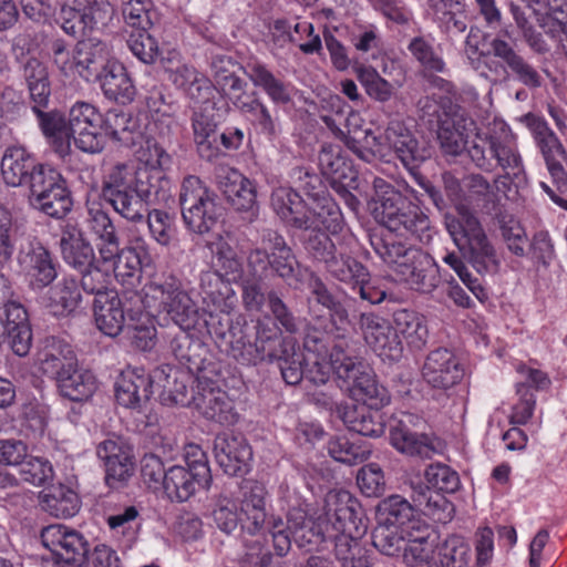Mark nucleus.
Listing matches in <instances>:
<instances>
[{"mask_svg":"<svg viewBox=\"0 0 567 567\" xmlns=\"http://www.w3.org/2000/svg\"><path fill=\"white\" fill-rule=\"evenodd\" d=\"M143 290L146 307L154 302L181 328L169 343L174 357L189 370L200 369L206 349L199 338L188 332L196 323L198 310L183 280L172 271H162L153 275Z\"/></svg>","mask_w":567,"mask_h":567,"instance_id":"nucleus-1","label":"nucleus"},{"mask_svg":"<svg viewBox=\"0 0 567 567\" xmlns=\"http://www.w3.org/2000/svg\"><path fill=\"white\" fill-rule=\"evenodd\" d=\"M441 177L447 203L456 209V215L445 216V226L453 241L477 272H497L499 259L496 250L478 218L464 203V185L451 172H444Z\"/></svg>","mask_w":567,"mask_h":567,"instance_id":"nucleus-2","label":"nucleus"},{"mask_svg":"<svg viewBox=\"0 0 567 567\" xmlns=\"http://www.w3.org/2000/svg\"><path fill=\"white\" fill-rule=\"evenodd\" d=\"M152 178L130 161L106 163L102 173V197L123 218L140 223L144 219L146 204L157 196L151 185Z\"/></svg>","mask_w":567,"mask_h":567,"instance_id":"nucleus-3","label":"nucleus"},{"mask_svg":"<svg viewBox=\"0 0 567 567\" xmlns=\"http://www.w3.org/2000/svg\"><path fill=\"white\" fill-rule=\"evenodd\" d=\"M241 492L244 529L250 535L267 530L271 535L276 555L285 557L291 548V533L280 516L269 512L267 488L260 482L248 480L243 482Z\"/></svg>","mask_w":567,"mask_h":567,"instance_id":"nucleus-4","label":"nucleus"},{"mask_svg":"<svg viewBox=\"0 0 567 567\" xmlns=\"http://www.w3.org/2000/svg\"><path fill=\"white\" fill-rule=\"evenodd\" d=\"M359 504L347 491L328 494V516L331 519V536L328 542L334 544L336 558L343 563L359 556V539L367 526L359 517Z\"/></svg>","mask_w":567,"mask_h":567,"instance_id":"nucleus-5","label":"nucleus"},{"mask_svg":"<svg viewBox=\"0 0 567 567\" xmlns=\"http://www.w3.org/2000/svg\"><path fill=\"white\" fill-rule=\"evenodd\" d=\"M50 51L54 65L64 76H79L85 82H96L114 59L109 45L95 38L79 41L71 51L63 40L56 39L52 41Z\"/></svg>","mask_w":567,"mask_h":567,"instance_id":"nucleus-6","label":"nucleus"},{"mask_svg":"<svg viewBox=\"0 0 567 567\" xmlns=\"http://www.w3.org/2000/svg\"><path fill=\"white\" fill-rule=\"evenodd\" d=\"M179 206L182 217L189 230L195 234L208 233L218 217L216 195L197 176H186L181 185Z\"/></svg>","mask_w":567,"mask_h":567,"instance_id":"nucleus-7","label":"nucleus"},{"mask_svg":"<svg viewBox=\"0 0 567 567\" xmlns=\"http://www.w3.org/2000/svg\"><path fill=\"white\" fill-rule=\"evenodd\" d=\"M262 247L252 248L247 256L250 274L262 278L268 270L284 280L295 278L298 260L285 237L276 230L262 234Z\"/></svg>","mask_w":567,"mask_h":567,"instance_id":"nucleus-8","label":"nucleus"},{"mask_svg":"<svg viewBox=\"0 0 567 567\" xmlns=\"http://www.w3.org/2000/svg\"><path fill=\"white\" fill-rule=\"evenodd\" d=\"M29 181V199L34 208L53 218H62L71 210V193L58 169L42 164Z\"/></svg>","mask_w":567,"mask_h":567,"instance_id":"nucleus-9","label":"nucleus"},{"mask_svg":"<svg viewBox=\"0 0 567 567\" xmlns=\"http://www.w3.org/2000/svg\"><path fill=\"white\" fill-rule=\"evenodd\" d=\"M489 45L497 61H488V73L483 71L482 75L493 80L513 76L514 80L530 90L539 89L543 85L544 79L539 71L509 42L502 38H494Z\"/></svg>","mask_w":567,"mask_h":567,"instance_id":"nucleus-10","label":"nucleus"},{"mask_svg":"<svg viewBox=\"0 0 567 567\" xmlns=\"http://www.w3.org/2000/svg\"><path fill=\"white\" fill-rule=\"evenodd\" d=\"M395 200L377 207V217L390 234L414 236L420 241L431 238V221L421 208L403 195H394Z\"/></svg>","mask_w":567,"mask_h":567,"instance_id":"nucleus-11","label":"nucleus"},{"mask_svg":"<svg viewBox=\"0 0 567 567\" xmlns=\"http://www.w3.org/2000/svg\"><path fill=\"white\" fill-rule=\"evenodd\" d=\"M255 342H246L244 336L231 342V357L241 364L274 361L282 348L292 344L281 337V330L269 316L259 318L255 326Z\"/></svg>","mask_w":567,"mask_h":567,"instance_id":"nucleus-12","label":"nucleus"},{"mask_svg":"<svg viewBox=\"0 0 567 567\" xmlns=\"http://www.w3.org/2000/svg\"><path fill=\"white\" fill-rule=\"evenodd\" d=\"M467 153L474 165L484 172L492 173L496 167L514 176L524 172L522 156L513 141L497 136H477Z\"/></svg>","mask_w":567,"mask_h":567,"instance_id":"nucleus-13","label":"nucleus"},{"mask_svg":"<svg viewBox=\"0 0 567 567\" xmlns=\"http://www.w3.org/2000/svg\"><path fill=\"white\" fill-rule=\"evenodd\" d=\"M337 377L353 400L371 409L381 410L391 401L389 391L379 383L372 368L361 360L340 365Z\"/></svg>","mask_w":567,"mask_h":567,"instance_id":"nucleus-14","label":"nucleus"},{"mask_svg":"<svg viewBox=\"0 0 567 567\" xmlns=\"http://www.w3.org/2000/svg\"><path fill=\"white\" fill-rule=\"evenodd\" d=\"M423 426L424 420L412 413L392 419L389 430L391 445L402 454L431 458L439 449L433 436L419 431Z\"/></svg>","mask_w":567,"mask_h":567,"instance_id":"nucleus-15","label":"nucleus"},{"mask_svg":"<svg viewBox=\"0 0 567 567\" xmlns=\"http://www.w3.org/2000/svg\"><path fill=\"white\" fill-rule=\"evenodd\" d=\"M41 540L43 546L64 564L81 567L87 560V540L80 532L66 525L52 524L42 528Z\"/></svg>","mask_w":567,"mask_h":567,"instance_id":"nucleus-16","label":"nucleus"},{"mask_svg":"<svg viewBox=\"0 0 567 567\" xmlns=\"http://www.w3.org/2000/svg\"><path fill=\"white\" fill-rule=\"evenodd\" d=\"M287 525L299 548L308 551L327 549L328 537L331 536V519L328 516V497L324 514L316 520L308 518L302 508H291L287 515Z\"/></svg>","mask_w":567,"mask_h":567,"instance_id":"nucleus-17","label":"nucleus"},{"mask_svg":"<svg viewBox=\"0 0 567 567\" xmlns=\"http://www.w3.org/2000/svg\"><path fill=\"white\" fill-rule=\"evenodd\" d=\"M18 262L28 287L34 292L43 291L58 277L59 262L40 243L31 244L28 250L20 251Z\"/></svg>","mask_w":567,"mask_h":567,"instance_id":"nucleus-18","label":"nucleus"},{"mask_svg":"<svg viewBox=\"0 0 567 567\" xmlns=\"http://www.w3.org/2000/svg\"><path fill=\"white\" fill-rule=\"evenodd\" d=\"M96 455L105 467V482L111 488L123 486L134 472L131 447L120 437H110L96 446Z\"/></svg>","mask_w":567,"mask_h":567,"instance_id":"nucleus-19","label":"nucleus"},{"mask_svg":"<svg viewBox=\"0 0 567 567\" xmlns=\"http://www.w3.org/2000/svg\"><path fill=\"white\" fill-rule=\"evenodd\" d=\"M217 185L235 210L248 214L249 220L257 216L256 188L239 171L220 167L217 174Z\"/></svg>","mask_w":567,"mask_h":567,"instance_id":"nucleus-20","label":"nucleus"},{"mask_svg":"<svg viewBox=\"0 0 567 567\" xmlns=\"http://www.w3.org/2000/svg\"><path fill=\"white\" fill-rule=\"evenodd\" d=\"M367 344L380 357L395 360L401 357L402 341L394 327L373 312H362L358 321Z\"/></svg>","mask_w":567,"mask_h":567,"instance_id":"nucleus-21","label":"nucleus"},{"mask_svg":"<svg viewBox=\"0 0 567 567\" xmlns=\"http://www.w3.org/2000/svg\"><path fill=\"white\" fill-rule=\"evenodd\" d=\"M214 455L217 464L229 476L246 474L252 458L247 440L228 432H223L215 437Z\"/></svg>","mask_w":567,"mask_h":567,"instance_id":"nucleus-22","label":"nucleus"},{"mask_svg":"<svg viewBox=\"0 0 567 567\" xmlns=\"http://www.w3.org/2000/svg\"><path fill=\"white\" fill-rule=\"evenodd\" d=\"M464 369L455 354L445 348L431 351L422 367V378L432 388L447 390L458 384Z\"/></svg>","mask_w":567,"mask_h":567,"instance_id":"nucleus-23","label":"nucleus"},{"mask_svg":"<svg viewBox=\"0 0 567 567\" xmlns=\"http://www.w3.org/2000/svg\"><path fill=\"white\" fill-rule=\"evenodd\" d=\"M196 410L207 420L223 425L236 422L237 414L227 393L210 382L199 381L192 395Z\"/></svg>","mask_w":567,"mask_h":567,"instance_id":"nucleus-24","label":"nucleus"},{"mask_svg":"<svg viewBox=\"0 0 567 567\" xmlns=\"http://www.w3.org/2000/svg\"><path fill=\"white\" fill-rule=\"evenodd\" d=\"M154 372L144 369L127 368L123 370L115 383V399L128 409H141L153 394Z\"/></svg>","mask_w":567,"mask_h":567,"instance_id":"nucleus-25","label":"nucleus"},{"mask_svg":"<svg viewBox=\"0 0 567 567\" xmlns=\"http://www.w3.org/2000/svg\"><path fill=\"white\" fill-rule=\"evenodd\" d=\"M38 367L42 374L55 381L78 367V358L69 342L56 337H49L43 340L38 352Z\"/></svg>","mask_w":567,"mask_h":567,"instance_id":"nucleus-26","label":"nucleus"},{"mask_svg":"<svg viewBox=\"0 0 567 567\" xmlns=\"http://www.w3.org/2000/svg\"><path fill=\"white\" fill-rule=\"evenodd\" d=\"M383 140L409 169L416 167L427 157L426 150L420 145L411 130L399 120L388 124Z\"/></svg>","mask_w":567,"mask_h":567,"instance_id":"nucleus-27","label":"nucleus"},{"mask_svg":"<svg viewBox=\"0 0 567 567\" xmlns=\"http://www.w3.org/2000/svg\"><path fill=\"white\" fill-rule=\"evenodd\" d=\"M41 165L25 147L10 146L3 153L0 171L8 186H28L29 178L31 179Z\"/></svg>","mask_w":567,"mask_h":567,"instance_id":"nucleus-28","label":"nucleus"},{"mask_svg":"<svg viewBox=\"0 0 567 567\" xmlns=\"http://www.w3.org/2000/svg\"><path fill=\"white\" fill-rule=\"evenodd\" d=\"M217 126L216 114L210 105L194 111L192 128L197 152L203 159L209 162L219 156Z\"/></svg>","mask_w":567,"mask_h":567,"instance_id":"nucleus-29","label":"nucleus"},{"mask_svg":"<svg viewBox=\"0 0 567 567\" xmlns=\"http://www.w3.org/2000/svg\"><path fill=\"white\" fill-rule=\"evenodd\" d=\"M338 416L349 431L363 436L379 437L384 433L385 424L380 410L371 409L364 404L336 405Z\"/></svg>","mask_w":567,"mask_h":567,"instance_id":"nucleus-30","label":"nucleus"},{"mask_svg":"<svg viewBox=\"0 0 567 567\" xmlns=\"http://www.w3.org/2000/svg\"><path fill=\"white\" fill-rule=\"evenodd\" d=\"M60 247L64 262L75 270L87 268L95 262L93 247L75 224L68 223L63 227Z\"/></svg>","mask_w":567,"mask_h":567,"instance_id":"nucleus-31","label":"nucleus"},{"mask_svg":"<svg viewBox=\"0 0 567 567\" xmlns=\"http://www.w3.org/2000/svg\"><path fill=\"white\" fill-rule=\"evenodd\" d=\"M245 73L254 86L261 89L275 104L286 105L292 102V85L276 76L265 63L249 61Z\"/></svg>","mask_w":567,"mask_h":567,"instance_id":"nucleus-32","label":"nucleus"},{"mask_svg":"<svg viewBox=\"0 0 567 567\" xmlns=\"http://www.w3.org/2000/svg\"><path fill=\"white\" fill-rule=\"evenodd\" d=\"M38 125L53 152L62 159L71 155L68 118L59 110L34 112Z\"/></svg>","mask_w":567,"mask_h":567,"instance_id":"nucleus-33","label":"nucleus"},{"mask_svg":"<svg viewBox=\"0 0 567 567\" xmlns=\"http://www.w3.org/2000/svg\"><path fill=\"white\" fill-rule=\"evenodd\" d=\"M369 239L374 252L396 275L408 262L413 261L415 256H420L419 249L406 247L390 233L373 231L369 235Z\"/></svg>","mask_w":567,"mask_h":567,"instance_id":"nucleus-34","label":"nucleus"},{"mask_svg":"<svg viewBox=\"0 0 567 567\" xmlns=\"http://www.w3.org/2000/svg\"><path fill=\"white\" fill-rule=\"evenodd\" d=\"M138 161V171H146L153 176L151 185L158 196L159 190L168 184L164 169L171 164L169 154L153 138H146L135 153Z\"/></svg>","mask_w":567,"mask_h":567,"instance_id":"nucleus-35","label":"nucleus"},{"mask_svg":"<svg viewBox=\"0 0 567 567\" xmlns=\"http://www.w3.org/2000/svg\"><path fill=\"white\" fill-rule=\"evenodd\" d=\"M96 82L106 99L122 104L130 103L135 96V86L123 63L113 59L100 74Z\"/></svg>","mask_w":567,"mask_h":567,"instance_id":"nucleus-36","label":"nucleus"},{"mask_svg":"<svg viewBox=\"0 0 567 567\" xmlns=\"http://www.w3.org/2000/svg\"><path fill=\"white\" fill-rule=\"evenodd\" d=\"M93 313L97 329L105 336L116 337L123 330L125 316L117 291L94 298Z\"/></svg>","mask_w":567,"mask_h":567,"instance_id":"nucleus-37","label":"nucleus"},{"mask_svg":"<svg viewBox=\"0 0 567 567\" xmlns=\"http://www.w3.org/2000/svg\"><path fill=\"white\" fill-rule=\"evenodd\" d=\"M270 205L276 215L289 227L300 229L306 225L307 204L291 187L279 186L270 196Z\"/></svg>","mask_w":567,"mask_h":567,"instance_id":"nucleus-38","label":"nucleus"},{"mask_svg":"<svg viewBox=\"0 0 567 567\" xmlns=\"http://www.w3.org/2000/svg\"><path fill=\"white\" fill-rule=\"evenodd\" d=\"M210 484L212 481L198 477L184 466L175 465L167 470L163 488L171 501L182 503L188 501L196 492L208 489Z\"/></svg>","mask_w":567,"mask_h":567,"instance_id":"nucleus-39","label":"nucleus"},{"mask_svg":"<svg viewBox=\"0 0 567 567\" xmlns=\"http://www.w3.org/2000/svg\"><path fill=\"white\" fill-rule=\"evenodd\" d=\"M306 225L300 226V230H322L331 235L339 234L343 228V216L340 207L331 197L323 202L313 203L312 207L307 208L305 214Z\"/></svg>","mask_w":567,"mask_h":567,"instance_id":"nucleus-40","label":"nucleus"},{"mask_svg":"<svg viewBox=\"0 0 567 567\" xmlns=\"http://www.w3.org/2000/svg\"><path fill=\"white\" fill-rule=\"evenodd\" d=\"M343 115V110L337 112V117L323 116V122L333 132V134L343 141L344 145L363 162L371 163L375 159L374 147L382 144L381 136H375L371 130L364 131L362 140L357 138L353 135L344 133V130L340 127V118Z\"/></svg>","mask_w":567,"mask_h":567,"instance_id":"nucleus-41","label":"nucleus"},{"mask_svg":"<svg viewBox=\"0 0 567 567\" xmlns=\"http://www.w3.org/2000/svg\"><path fill=\"white\" fill-rule=\"evenodd\" d=\"M395 334L403 338L412 349H422L429 337L426 320L423 315L410 310L399 309L393 313Z\"/></svg>","mask_w":567,"mask_h":567,"instance_id":"nucleus-42","label":"nucleus"},{"mask_svg":"<svg viewBox=\"0 0 567 567\" xmlns=\"http://www.w3.org/2000/svg\"><path fill=\"white\" fill-rule=\"evenodd\" d=\"M401 280L405 281L412 289L430 293L440 282L437 270L427 255L420 250V256H415L413 261L408 262L398 274Z\"/></svg>","mask_w":567,"mask_h":567,"instance_id":"nucleus-43","label":"nucleus"},{"mask_svg":"<svg viewBox=\"0 0 567 567\" xmlns=\"http://www.w3.org/2000/svg\"><path fill=\"white\" fill-rule=\"evenodd\" d=\"M432 528L424 522H414L411 530H406L405 547L401 555L409 567H420L430 558Z\"/></svg>","mask_w":567,"mask_h":567,"instance_id":"nucleus-44","label":"nucleus"},{"mask_svg":"<svg viewBox=\"0 0 567 567\" xmlns=\"http://www.w3.org/2000/svg\"><path fill=\"white\" fill-rule=\"evenodd\" d=\"M80 302L81 290L75 277L63 276L60 281L50 286L47 307L53 315L66 316L73 312Z\"/></svg>","mask_w":567,"mask_h":567,"instance_id":"nucleus-45","label":"nucleus"},{"mask_svg":"<svg viewBox=\"0 0 567 567\" xmlns=\"http://www.w3.org/2000/svg\"><path fill=\"white\" fill-rule=\"evenodd\" d=\"M318 159L321 173L330 178L333 184H343L346 181L354 179L355 172L352 163L347 158L340 146L323 145Z\"/></svg>","mask_w":567,"mask_h":567,"instance_id":"nucleus-46","label":"nucleus"},{"mask_svg":"<svg viewBox=\"0 0 567 567\" xmlns=\"http://www.w3.org/2000/svg\"><path fill=\"white\" fill-rule=\"evenodd\" d=\"M416 509L401 495H391L383 499L378 506L379 523L398 526L406 530L412 529Z\"/></svg>","mask_w":567,"mask_h":567,"instance_id":"nucleus-47","label":"nucleus"},{"mask_svg":"<svg viewBox=\"0 0 567 567\" xmlns=\"http://www.w3.org/2000/svg\"><path fill=\"white\" fill-rule=\"evenodd\" d=\"M56 386L64 398L71 401L89 399L95 391V378L92 372L78 367L55 380Z\"/></svg>","mask_w":567,"mask_h":567,"instance_id":"nucleus-48","label":"nucleus"},{"mask_svg":"<svg viewBox=\"0 0 567 567\" xmlns=\"http://www.w3.org/2000/svg\"><path fill=\"white\" fill-rule=\"evenodd\" d=\"M190 378L183 371L169 365L163 364L154 370V384L162 389V394H167L168 399L176 404H186L187 381Z\"/></svg>","mask_w":567,"mask_h":567,"instance_id":"nucleus-49","label":"nucleus"},{"mask_svg":"<svg viewBox=\"0 0 567 567\" xmlns=\"http://www.w3.org/2000/svg\"><path fill=\"white\" fill-rule=\"evenodd\" d=\"M41 506L50 515L58 518L74 516L80 509L78 494L64 485H58L43 493Z\"/></svg>","mask_w":567,"mask_h":567,"instance_id":"nucleus-50","label":"nucleus"},{"mask_svg":"<svg viewBox=\"0 0 567 567\" xmlns=\"http://www.w3.org/2000/svg\"><path fill=\"white\" fill-rule=\"evenodd\" d=\"M324 269L336 280L351 285L369 277L367 267L346 252H334L326 262Z\"/></svg>","mask_w":567,"mask_h":567,"instance_id":"nucleus-51","label":"nucleus"},{"mask_svg":"<svg viewBox=\"0 0 567 567\" xmlns=\"http://www.w3.org/2000/svg\"><path fill=\"white\" fill-rule=\"evenodd\" d=\"M115 279L124 287L133 288L141 279L144 260L136 248L125 247L121 255L111 260Z\"/></svg>","mask_w":567,"mask_h":567,"instance_id":"nucleus-52","label":"nucleus"},{"mask_svg":"<svg viewBox=\"0 0 567 567\" xmlns=\"http://www.w3.org/2000/svg\"><path fill=\"white\" fill-rule=\"evenodd\" d=\"M246 114L251 124L264 135L275 138L281 132L278 117L274 116L267 105L256 96V93L247 100L239 109Z\"/></svg>","mask_w":567,"mask_h":567,"instance_id":"nucleus-53","label":"nucleus"},{"mask_svg":"<svg viewBox=\"0 0 567 567\" xmlns=\"http://www.w3.org/2000/svg\"><path fill=\"white\" fill-rule=\"evenodd\" d=\"M471 560V546L461 536L451 535L436 549L440 567H466Z\"/></svg>","mask_w":567,"mask_h":567,"instance_id":"nucleus-54","label":"nucleus"},{"mask_svg":"<svg viewBox=\"0 0 567 567\" xmlns=\"http://www.w3.org/2000/svg\"><path fill=\"white\" fill-rule=\"evenodd\" d=\"M406 529L379 523L372 533L377 550L389 557H398L405 547Z\"/></svg>","mask_w":567,"mask_h":567,"instance_id":"nucleus-55","label":"nucleus"},{"mask_svg":"<svg viewBox=\"0 0 567 567\" xmlns=\"http://www.w3.org/2000/svg\"><path fill=\"white\" fill-rule=\"evenodd\" d=\"M329 455L338 462L355 465L367 461L371 449L367 444H357L346 436L331 437L327 444Z\"/></svg>","mask_w":567,"mask_h":567,"instance_id":"nucleus-56","label":"nucleus"},{"mask_svg":"<svg viewBox=\"0 0 567 567\" xmlns=\"http://www.w3.org/2000/svg\"><path fill=\"white\" fill-rule=\"evenodd\" d=\"M240 497L243 492L240 491ZM213 518L217 527L226 533L231 534L237 529L239 523L244 529V515L241 513V498H239V512L238 505L235 501L226 495H220L216 502V506L213 511Z\"/></svg>","mask_w":567,"mask_h":567,"instance_id":"nucleus-57","label":"nucleus"},{"mask_svg":"<svg viewBox=\"0 0 567 567\" xmlns=\"http://www.w3.org/2000/svg\"><path fill=\"white\" fill-rule=\"evenodd\" d=\"M408 50L419 62L421 73L425 71H446V63L435 51L433 43L424 37H414L408 44Z\"/></svg>","mask_w":567,"mask_h":567,"instance_id":"nucleus-58","label":"nucleus"},{"mask_svg":"<svg viewBox=\"0 0 567 567\" xmlns=\"http://www.w3.org/2000/svg\"><path fill=\"white\" fill-rule=\"evenodd\" d=\"M355 75L370 97L380 102H385L391 99L393 85L383 79L373 68L360 65L355 68Z\"/></svg>","mask_w":567,"mask_h":567,"instance_id":"nucleus-59","label":"nucleus"},{"mask_svg":"<svg viewBox=\"0 0 567 567\" xmlns=\"http://www.w3.org/2000/svg\"><path fill=\"white\" fill-rule=\"evenodd\" d=\"M122 14L125 22L137 30L151 29L156 19L151 0H128L123 4Z\"/></svg>","mask_w":567,"mask_h":567,"instance_id":"nucleus-60","label":"nucleus"},{"mask_svg":"<svg viewBox=\"0 0 567 567\" xmlns=\"http://www.w3.org/2000/svg\"><path fill=\"white\" fill-rule=\"evenodd\" d=\"M291 351L288 348H282L278 352L275 360L278 361V367L284 381L289 385L299 384L303 379L306 370L302 367L303 354L295 350V344H290Z\"/></svg>","mask_w":567,"mask_h":567,"instance_id":"nucleus-61","label":"nucleus"},{"mask_svg":"<svg viewBox=\"0 0 567 567\" xmlns=\"http://www.w3.org/2000/svg\"><path fill=\"white\" fill-rule=\"evenodd\" d=\"M301 238L305 250L316 260L326 262L334 252L337 247L330 237V233L322 230H303Z\"/></svg>","mask_w":567,"mask_h":567,"instance_id":"nucleus-62","label":"nucleus"},{"mask_svg":"<svg viewBox=\"0 0 567 567\" xmlns=\"http://www.w3.org/2000/svg\"><path fill=\"white\" fill-rule=\"evenodd\" d=\"M84 0H72L69 3H63L56 14V22L61 25L62 30L72 37L83 34L85 30L83 10L85 8Z\"/></svg>","mask_w":567,"mask_h":567,"instance_id":"nucleus-63","label":"nucleus"},{"mask_svg":"<svg viewBox=\"0 0 567 567\" xmlns=\"http://www.w3.org/2000/svg\"><path fill=\"white\" fill-rule=\"evenodd\" d=\"M425 478L431 488L439 493H455L461 485L457 472L441 463L429 465Z\"/></svg>","mask_w":567,"mask_h":567,"instance_id":"nucleus-64","label":"nucleus"}]
</instances>
